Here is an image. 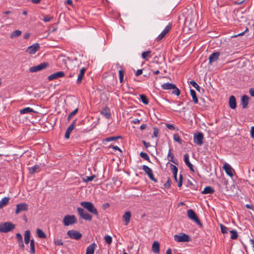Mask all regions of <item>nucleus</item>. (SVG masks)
<instances>
[{"instance_id": "obj_1", "label": "nucleus", "mask_w": 254, "mask_h": 254, "mask_svg": "<svg viewBox=\"0 0 254 254\" xmlns=\"http://www.w3.org/2000/svg\"><path fill=\"white\" fill-rule=\"evenodd\" d=\"M80 205L91 213L95 215H98V211L92 202L89 201H82L81 202Z\"/></svg>"}, {"instance_id": "obj_2", "label": "nucleus", "mask_w": 254, "mask_h": 254, "mask_svg": "<svg viewBox=\"0 0 254 254\" xmlns=\"http://www.w3.org/2000/svg\"><path fill=\"white\" fill-rule=\"evenodd\" d=\"M161 87L164 90L173 89L172 93L177 96L180 94V90L173 83H165L161 85Z\"/></svg>"}, {"instance_id": "obj_3", "label": "nucleus", "mask_w": 254, "mask_h": 254, "mask_svg": "<svg viewBox=\"0 0 254 254\" xmlns=\"http://www.w3.org/2000/svg\"><path fill=\"white\" fill-rule=\"evenodd\" d=\"M64 226H69L77 223V219L74 215H66L63 220Z\"/></svg>"}, {"instance_id": "obj_4", "label": "nucleus", "mask_w": 254, "mask_h": 254, "mask_svg": "<svg viewBox=\"0 0 254 254\" xmlns=\"http://www.w3.org/2000/svg\"><path fill=\"white\" fill-rule=\"evenodd\" d=\"M15 225L11 222H4L0 224V232L7 233L12 231Z\"/></svg>"}, {"instance_id": "obj_5", "label": "nucleus", "mask_w": 254, "mask_h": 254, "mask_svg": "<svg viewBox=\"0 0 254 254\" xmlns=\"http://www.w3.org/2000/svg\"><path fill=\"white\" fill-rule=\"evenodd\" d=\"M204 135L202 132H197L193 134V142L198 145L203 144Z\"/></svg>"}, {"instance_id": "obj_6", "label": "nucleus", "mask_w": 254, "mask_h": 254, "mask_svg": "<svg viewBox=\"0 0 254 254\" xmlns=\"http://www.w3.org/2000/svg\"><path fill=\"white\" fill-rule=\"evenodd\" d=\"M77 211L80 217L85 220L91 221L92 216L86 212L83 208H77Z\"/></svg>"}, {"instance_id": "obj_7", "label": "nucleus", "mask_w": 254, "mask_h": 254, "mask_svg": "<svg viewBox=\"0 0 254 254\" xmlns=\"http://www.w3.org/2000/svg\"><path fill=\"white\" fill-rule=\"evenodd\" d=\"M188 217L196 222L198 225L202 226V224L198 217L192 209H188L187 211Z\"/></svg>"}, {"instance_id": "obj_8", "label": "nucleus", "mask_w": 254, "mask_h": 254, "mask_svg": "<svg viewBox=\"0 0 254 254\" xmlns=\"http://www.w3.org/2000/svg\"><path fill=\"white\" fill-rule=\"evenodd\" d=\"M174 239L178 242H188L190 241V238L185 233H182L181 235H175Z\"/></svg>"}, {"instance_id": "obj_9", "label": "nucleus", "mask_w": 254, "mask_h": 254, "mask_svg": "<svg viewBox=\"0 0 254 254\" xmlns=\"http://www.w3.org/2000/svg\"><path fill=\"white\" fill-rule=\"evenodd\" d=\"M67 235L71 239L76 240H79L82 237V234L79 232L74 230H69L67 232Z\"/></svg>"}, {"instance_id": "obj_10", "label": "nucleus", "mask_w": 254, "mask_h": 254, "mask_svg": "<svg viewBox=\"0 0 254 254\" xmlns=\"http://www.w3.org/2000/svg\"><path fill=\"white\" fill-rule=\"evenodd\" d=\"M48 66V64L47 63H42L36 66L31 67L29 68V71L31 72H35L46 68Z\"/></svg>"}, {"instance_id": "obj_11", "label": "nucleus", "mask_w": 254, "mask_h": 254, "mask_svg": "<svg viewBox=\"0 0 254 254\" xmlns=\"http://www.w3.org/2000/svg\"><path fill=\"white\" fill-rule=\"evenodd\" d=\"M142 169L148 175V177L154 182H157V179L154 177L152 170L146 165L142 166Z\"/></svg>"}, {"instance_id": "obj_12", "label": "nucleus", "mask_w": 254, "mask_h": 254, "mask_svg": "<svg viewBox=\"0 0 254 254\" xmlns=\"http://www.w3.org/2000/svg\"><path fill=\"white\" fill-rule=\"evenodd\" d=\"M172 27V25L169 23L168 25L165 27L164 29L162 31L160 34L156 38V40L157 41H161L163 38L165 37L166 35L170 31Z\"/></svg>"}, {"instance_id": "obj_13", "label": "nucleus", "mask_w": 254, "mask_h": 254, "mask_svg": "<svg viewBox=\"0 0 254 254\" xmlns=\"http://www.w3.org/2000/svg\"><path fill=\"white\" fill-rule=\"evenodd\" d=\"M28 209V206L25 203H20L16 205L15 214H18L22 211H26Z\"/></svg>"}, {"instance_id": "obj_14", "label": "nucleus", "mask_w": 254, "mask_h": 254, "mask_svg": "<svg viewBox=\"0 0 254 254\" xmlns=\"http://www.w3.org/2000/svg\"><path fill=\"white\" fill-rule=\"evenodd\" d=\"M223 168L225 170L226 173L231 177H232L234 175L233 173L234 172V170L232 168V167L228 163H225L223 166Z\"/></svg>"}, {"instance_id": "obj_15", "label": "nucleus", "mask_w": 254, "mask_h": 254, "mask_svg": "<svg viewBox=\"0 0 254 254\" xmlns=\"http://www.w3.org/2000/svg\"><path fill=\"white\" fill-rule=\"evenodd\" d=\"M40 48V45L38 43H35L31 46L28 47L26 52L30 54H34Z\"/></svg>"}, {"instance_id": "obj_16", "label": "nucleus", "mask_w": 254, "mask_h": 254, "mask_svg": "<svg viewBox=\"0 0 254 254\" xmlns=\"http://www.w3.org/2000/svg\"><path fill=\"white\" fill-rule=\"evenodd\" d=\"M64 76V73L63 71H60L55 72L50 75H49L48 77L49 80H53L55 79H57L60 77H63Z\"/></svg>"}, {"instance_id": "obj_17", "label": "nucleus", "mask_w": 254, "mask_h": 254, "mask_svg": "<svg viewBox=\"0 0 254 254\" xmlns=\"http://www.w3.org/2000/svg\"><path fill=\"white\" fill-rule=\"evenodd\" d=\"M86 69L85 67H82L80 69L79 73L78 74L77 78L76 81L77 84H80L81 83Z\"/></svg>"}, {"instance_id": "obj_18", "label": "nucleus", "mask_w": 254, "mask_h": 254, "mask_svg": "<svg viewBox=\"0 0 254 254\" xmlns=\"http://www.w3.org/2000/svg\"><path fill=\"white\" fill-rule=\"evenodd\" d=\"M220 52H216L211 54L209 57V62L211 63L216 62L219 58Z\"/></svg>"}, {"instance_id": "obj_19", "label": "nucleus", "mask_w": 254, "mask_h": 254, "mask_svg": "<svg viewBox=\"0 0 254 254\" xmlns=\"http://www.w3.org/2000/svg\"><path fill=\"white\" fill-rule=\"evenodd\" d=\"M249 97L247 95H244L241 98V103L242 105V108L246 109L248 107V105L249 101Z\"/></svg>"}, {"instance_id": "obj_20", "label": "nucleus", "mask_w": 254, "mask_h": 254, "mask_svg": "<svg viewBox=\"0 0 254 254\" xmlns=\"http://www.w3.org/2000/svg\"><path fill=\"white\" fill-rule=\"evenodd\" d=\"M229 105L232 109H235L236 108V100L234 96L232 95L229 98Z\"/></svg>"}, {"instance_id": "obj_21", "label": "nucleus", "mask_w": 254, "mask_h": 254, "mask_svg": "<svg viewBox=\"0 0 254 254\" xmlns=\"http://www.w3.org/2000/svg\"><path fill=\"white\" fill-rule=\"evenodd\" d=\"M100 113L108 119H110L111 117L110 109L108 107L104 108Z\"/></svg>"}, {"instance_id": "obj_22", "label": "nucleus", "mask_w": 254, "mask_h": 254, "mask_svg": "<svg viewBox=\"0 0 254 254\" xmlns=\"http://www.w3.org/2000/svg\"><path fill=\"white\" fill-rule=\"evenodd\" d=\"M130 217L131 213L129 211H127L124 213L123 216V219L125 225H127L129 223Z\"/></svg>"}, {"instance_id": "obj_23", "label": "nucleus", "mask_w": 254, "mask_h": 254, "mask_svg": "<svg viewBox=\"0 0 254 254\" xmlns=\"http://www.w3.org/2000/svg\"><path fill=\"white\" fill-rule=\"evenodd\" d=\"M97 245L95 243L90 245L86 249V254H94Z\"/></svg>"}, {"instance_id": "obj_24", "label": "nucleus", "mask_w": 254, "mask_h": 254, "mask_svg": "<svg viewBox=\"0 0 254 254\" xmlns=\"http://www.w3.org/2000/svg\"><path fill=\"white\" fill-rule=\"evenodd\" d=\"M152 251L155 254H158L160 252V244L158 241H155L152 246Z\"/></svg>"}, {"instance_id": "obj_25", "label": "nucleus", "mask_w": 254, "mask_h": 254, "mask_svg": "<svg viewBox=\"0 0 254 254\" xmlns=\"http://www.w3.org/2000/svg\"><path fill=\"white\" fill-rule=\"evenodd\" d=\"M19 112L21 114H30L31 113H35L36 112L31 108L26 107L20 110Z\"/></svg>"}, {"instance_id": "obj_26", "label": "nucleus", "mask_w": 254, "mask_h": 254, "mask_svg": "<svg viewBox=\"0 0 254 254\" xmlns=\"http://www.w3.org/2000/svg\"><path fill=\"white\" fill-rule=\"evenodd\" d=\"M214 189L210 186L206 187L202 191V194H212L214 193Z\"/></svg>"}, {"instance_id": "obj_27", "label": "nucleus", "mask_w": 254, "mask_h": 254, "mask_svg": "<svg viewBox=\"0 0 254 254\" xmlns=\"http://www.w3.org/2000/svg\"><path fill=\"white\" fill-rule=\"evenodd\" d=\"M30 231L26 230L24 233V242L26 244L30 243Z\"/></svg>"}, {"instance_id": "obj_28", "label": "nucleus", "mask_w": 254, "mask_h": 254, "mask_svg": "<svg viewBox=\"0 0 254 254\" xmlns=\"http://www.w3.org/2000/svg\"><path fill=\"white\" fill-rule=\"evenodd\" d=\"M10 200L9 197H4L0 201V209L5 206Z\"/></svg>"}, {"instance_id": "obj_29", "label": "nucleus", "mask_w": 254, "mask_h": 254, "mask_svg": "<svg viewBox=\"0 0 254 254\" xmlns=\"http://www.w3.org/2000/svg\"><path fill=\"white\" fill-rule=\"evenodd\" d=\"M190 94L192 98V100H193V102L195 104L198 103V100L197 97L196 96V94L195 91L193 89H190Z\"/></svg>"}, {"instance_id": "obj_30", "label": "nucleus", "mask_w": 254, "mask_h": 254, "mask_svg": "<svg viewBox=\"0 0 254 254\" xmlns=\"http://www.w3.org/2000/svg\"><path fill=\"white\" fill-rule=\"evenodd\" d=\"M168 160L170 162H172L174 163V164L177 165V161L175 159H174V157L173 154L171 153V149H169L168 154Z\"/></svg>"}, {"instance_id": "obj_31", "label": "nucleus", "mask_w": 254, "mask_h": 254, "mask_svg": "<svg viewBox=\"0 0 254 254\" xmlns=\"http://www.w3.org/2000/svg\"><path fill=\"white\" fill-rule=\"evenodd\" d=\"M40 168V166L38 165H35L33 167L28 168L29 173L33 174L37 172Z\"/></svg>"}, {"instance_id": "obj_32", "label": "nucleus", "mask_w": 254, "mask_h": 254, "mask_svg": "<svg viewBox=\"0 0 254 254\" xmlns=\"http://www.w3.org/2000/svg\"><path fill=\"white\" fill-rule=\"evenodd\" d=\"M21 34V31L19 30L14 31L10 35V38L14 39L19 36Z\"/></svg>"}, {"instance_id": "obj_33", "label": "nucleus", "mask_w": 254, "mask_h": 254, "mask_svg": "<svg viewBox=\"0 0 254 254\" xmlns=\"http://www.w3.org/2000/svg\"><path fill=\"white\" fill-rule=\"evenodd\" d=\"M30 253L31 254H35V243L33 239L31 240L30 243Z\"/></svg>"}, {"instance_id": "obj_34", "label": "nucleus", "mask_w": 254, "mask_h": 254, "mask_svg": "<svg viewBox=\"0 0 254 254\" xmlns=\"http://www.w3.org/2000/svg\"><path fill=\"white\" fill-rule=\"evenodd\" d=\"M37 236L40 238H46V235L45 233L41 229H37Z\"/></svg>"}, {"instance_id": "obj_35", "label": "nucleus", "mask_w": 254, "mask_h": 254, "mask_svg": "<svg viewBox=\"0 0 254 254\" xmlns=\"http://www.w3.org/2000/svg\"><path fill=\"white\" fill-rule=\"evenodd\" d=\"M76 122V120H74V121H73L71 125L67 127L66 130L71 133L75 127Z\"/></svg>"}, {"instance_id": "obj_36", "label": "nucleus", "mask_w": 254, "mask_h": 254, "mask_svg": "<svg viewBox=\"0 0 254 254\" xmlns=\"http://www.w3.org/2000/svg\"><path fill=\"white\" fill-rule=\"evenodd\" d=\"M140 99L141 102L144 104L145 105L148 104V100L147 99V97L144 94H141L139 95Z\"/></svg>"}, {"instance_id": "obj_37", "label": "nucleus", "mask_w": 254, "mask_h": 254, "mask_svg": "<svg viewBox=\"0 0 254 254\" xmlns=\"http://www.w3.org/2000/svg\"><path fill=\"white\" fill-rule=\"evenodd\" d=\"M122 137L121 136H111L109 137L106 138L104 139V141L109 142L111 141H115L117 140L118 139L121 138Z\"/></svg>"}, {"instance_id": "obj_38", "label": "nucleus", "mask_w": 254, "mask_h": 254, "mask_svg": "<svg viewBox=\"0 0 254 254\" xmlns=\"http://www.w3.org/2000/svg\"><path fill=\"white\" fill-rule=\"evenodd\" d=\"M174 140L178 142L179 144H182V141L178 133L174 134L173 135Z\"/></svg>"}, {"instance_id": "obj_39", "label": "nucleus", "mask_w": 254, "mask_h": 254, "mask_svg": "<svg viewBox=\"0 0 254 254\" xmlns=\"http://www.w3.org/2000/svg\"><path fill=\"white\" fill-rule=\"evenodd\" d=\"M230 233H231V239L233 240H235L238 238V234L236 230H231L230 231Z\"/></svg>"}, {"instance_id": "obj_40", "label": "nucleus", "mask_w": 254, "mask_h": 254, "mask_svg": "<svg viewBox=\"0 0 254 254\" xmlns=\"http://www.w3.org/2000/svg\"><path fill=\"white\" fill-rule=\"evenodd\" d=\"M140 156L141 158L144 159L145 160L148 161V162H151L150 160L149 157L146 153L141 152L140 153Z\"/></svg>"}, {"instance_id": "obj_41", "label": "nucleus", "mask_w": 254, "mask_h": 254, "mask_svg": "<svg viewBox=\"0 0 254 254\" xmlns=\"http://www.w3.org/2000/svg\"><path fill=\"white\" fill-rule=\"evenodd\" d=\"M184 161L188 167L192 165L189 161V155L188 154H185Z\"/></svg>"}, {"instance_id": "obj_42", "label": "nucleus", "mask_w": 254, "mask_h": 254, "mask_svg": "<svg viewBox=\"0 0 254 254\" xmlns=\"http://www.w3.org/2000/svg\"><path fill=\"white\" fill-rule=\"evenodd\" d=\"M95 175H92L91 176H86L85 178H83V181L84 182H88L92 181L95 178Z\"/></svg>"}, {"instance_id": "obj_43", "label": "nucleus", "mask_w": 254, "mask_h": 254, "mask_svg": "<svg viewBox=\"0 0 254 254\" xmlns=\"http://www.w3.org/2000/svg\"><path fill=\"white\" fill-rule=\"evenodd\" d=\"M78 109L76 108L72 112H71L68 116L67 120L68 121H70L72 118V117L78 112Z\"/></svg>"}, {"instance_id": "obj_44", "label": "nucleus", "mask_w": 254, "mask_h": 254, "mask_svg": "<svg viewBox=\"0 0 254 254\" xmlns=\"http://www.w3.org/2000/svg\"><path fill=\"white\" fill-rule=\"evenodd\" d=\"M151 53V51L148 50L145 52H143L141 56L142 59H143L145 60H147V57L149 56V55Z\"/></svg>"}, {"instance_id": "obj_45", "label": "nucleus", "mask_w": 254, "mask_h": 254, "mask_svg": "<svg viewBox=\"0 0 254 254\" xmlns=\"http://www.w3.org/2000/svg\"><path fill=\"white\" fill-rule=\"evenodd\" d=\"M190 84L195 88L197 90L199 91L200 87L197 83L194 80L190 81Z\"/></svg>"}, {"instance_id": "obj_46", "label": "nucleus", "mask_w": 254, "mask_h": 254, "mask_svg": "<svg viewBox=\"0 0 254 254\" xmlns=\"http://www.w3.org/2000/svg\"><path fill=\"white\" fill-rule=\"evenodd\" d=\"M105 241L107 244L110 245L112 242V238L110 236H106L105 237Z\"/></svg>"}, {"instance_id": "obj_47", "label": "nucleus", "mask_w": 254, "mask_h": 254, "mask_svg": "<svg viewBox=\"0 0 254 254\" xmlns=\"http://www.w3.org/2000/svg\"><path fill=\"white\" fill-rule=\"evenodd\" d=\"M171 168L172 170L173 175H177L178 172V168L176 166H175L174 165L171 164Z\"/></svg>"}, {"instance_id": "obj_48", "label": "nucleus", "mask_w": 254, "mask_h": 254, "mask_svg": "<svg viewBox=\"0 0 254 254\" xmlns=\"http://www.w3.org/2000/svg\"><path fill=\"white\" fill-rule=\"evenodd\" d=\"M119 79H120V82L122 83L124 79V72L122 70H120L119 71Z\"/></svg>"}, {"instance_id": "obj_49", "label": "nucleus", "mask_w": 254, "mask_h": 254, "mask_svg": "<svg viewBox=\"0 0 254 254\" xmlns=\"http://www.w3.org/2000/svg\"><path fill=\"white\" fill-rule=\"evenodd\" d=\"M78 69L76 68V69L71 70L69 73L68 77L70 78L73 77L75 74L77 72Z\"/></svg>"}, {"instance_id": "obj_50", "label": "nucleus", "mask_w": 254, "mask_h": 254, "mask_svg": "<svg viewBox=\"0 0 254 254\" xmlns=\"http://www.w3.org/2000/svg\"><path fill=\"white\" fill-rule=\"evenodd\" d=\"M53 19V17L52 16H50L49 15H45L44 17L43 21L47 22L50 21L52 19Z\"/></svg>"}, {"instance_id": "obj_51", "label": "nucleus", "mask_w": 254, "mask_h": 254, "mask_svg": "<svg viewBox=\"0 0 254 254\" xmlns=\"http://www.w3.org/2000/svg\"><path fill=\"white\" fill-rule=\"evenodd\" d=\"M220 228H221V231L223 234L227 233V232H228L227 228L226 226L221 224L220 225Z\"/></svg>"}, {"instance_id": "obj_52", "label": "nucleus", "mask_w": 254, "mask_h": 254, "mask_svg": "<svg viewBox=\"0 0 254 254\" xmlns=\"http://www.w3.org/2000/svg\"><path fill=\"white\" fill-rule=\"evenodd\" d=\"M159 133V129L157 127H154L153 128V133L152 137H157Z\"/></svg>"}, {"instance_id": "obj_53", "label": "nucleus", "mask_w": 254, "mask_h": 254, "mask_svg": "<svg viewBox=\"0 0 254 254\" xmlns=\"http://www.w3.org/2000/svg\"><path fill=\"white\" fill-rule=\"evenodd\" d=\"M54 243L56 245L58 246H62L63 245V243L62 242V240L61 239H55L54 240Z\"/></svg>"}, {"instance_id": "obj_54", "label": "nucleus", "mask_w": 254, "mask_h": 254, "mask_svg": "<svg viewBox=\"0 0 254 254\" xmlns=\"http://www.w3.org/2000/svg\"><path fill=\"white\" fill-rule=\"evenodd\" d=\"M171 181L168 178L167 182L164 184V187L166 189H169L171 186Z\"/></svg>"}, {"instance_id": "obj_55", "label": "nucleus", "mask_w": 254, "mask_h": 254, "mask_svg": "<svg viewBox=\"0 0 254 254\" xmlns=\"http://www.w3.org/2000/svg\"><path fill=\"white\" fill-rule=\"evenodd\" d=\"M16 238L18 243L23 241L22 237L20 233H17L16 234Z\"/></svg>"}, {"instance_id": "obj_56", "label": "nucleus", "mask_w": 254, "mask_h": 254, "mask_svg": "<svg viewBox=\"0 0 254 254\" xmlns=\"http://www.w3.org/2000/svg\"><path fill=\"white\" fill-rule=\"evenodd\" d=\"M109 148H113V149H114V150H118V151H119L120 152H122V150H121V149H120L118 146H114V145H112V144H111V145H110L109 146Z\"/></svg>"}, {"instance_id": "obj_57", "label": "nucleus", "mask_w": 254, "mask_h": 254, "mask_svg": "<svg viewBox=\"0 0 254 254\" xmlns=\"http://www.w3.org/2000/svg\"><path fill=\"white\" fill-rule=\"evenodd\" d=\"M183 184V176L182 175H180L179 181H178V186L179 187H181Z\"/></svg>"}, {"instance_id": "obj_58", "label": "nucleus", "mask_w": 254, "mask_h": 254, "mask_svg": "<svg viewBox=\"0 0 254 254\" xmlns=\"http://www.w3.org/2000/svg\"><path fill=\"white\" fill-rule=\"evenodd\" d=\"M166 127L170 130H174L175 129L174 126L172 124H166Z\"/></svg>"}, {"instance_id": "obj_59", "label": "nucleus", "mask_w": 254, "mask_h": 254, "mask_svg": "<svg viewBox=\"0 0 254 254\" xmlns=\"http://www.w3.org/2000/svg\"><path fill=\"white\" fill-rule=\"evenodd\" d=\"M18 243H19V246L20 249H21L22 251H23L24 250L25 247H24V245L23 244V241L19 242Z\"/></svg>"}, {"instance_id": "obj_60", "label": "nucleus", "mask_w": 254, "mask_h": 254, "mask_svg": "<svg viewBox=\"0 0 254 254\" xmlns=\"http://www.w3.org/2000/svg\"><path fill=\"white\" fill-rule=\"evenodd\" d=\"M142 142L143 144H144V146L145 147V148H147L148 147H149L150 146V143H149V142H147L144 140H142Z\"/></svg>"}, {"instance_id": "obj_61", "label": "nucleus", "mask_w": 254, "mask_h": 254, "mask_svg": "<svg viewBox=\"0 0 254 254\" xmlns=\"http://www.w3.org/2000/svg\"><path fill=\"white\" fill-rule=\"evenodd\" d=\"M251 135L252 138L254 137V126H253L251 128Z\"/></svg>"}, {"instance_id": "obj_62", "label": "nucleus", "mask_w": 254, "mask_h": 254, "mask_svg": "<svg viewBox=\"0 0 254 254\" xmlns=\"http://www.w3.org/2000/svg\"><path fill=\"white\" fill-rule=\"evenodd\" d=\"M142 73V69H138L136 73H135V75L138 76L140 75H141V74Z\"/></svg>"}, {"instance_id": "obj_63", "label": "nucleus", "mask_w": 254, "mask_h": 254, "mask_svg": "<svg viewBox=\"0 0 254 254\" xmlns=\"http://www.w3.org/2000/svg\"><path fill=\"white\" fill-rule=\"evenodd\" d=\"M249 93H250V94L251 95V96L252 97H254V89L253 88H251L249 89Z\"/></svg>"}, {"instance_id": "obj_64", "label": "nucleus", "mask_w": 254, "mask_h": 254, "mask_svg": "<svg viewBox=\"0 0 254 254\" xmlns=\"http://www.w3.org/2000/svg\"><path fill=\"white\" fill-rule=\"evenodd\" d=\"M71 133H70L69 132L67 131H65V135H64V137L66 139H68L69 138V136H70V134Z\"/></svg>"}]
</instances>
